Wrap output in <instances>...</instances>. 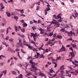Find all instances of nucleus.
<instances>
[{
	"instance_id": "f8f14e48",
	"label": "nucleus",
	"mask_w": 78,
	"mask_h": 78,
	"mask_svg": "<svg viewBox=\"0 0 78 78\" xmlns=\"http://www.w3.org/2000/svg\"><path fill=\"white\" fill-rule=\"evenodd\" d=\"M27 46L29 48L30 50H33V47L30 45L28 44Z\"/></svg>"
},
{
	"instance_id": "4468645a",
	"label": "nucleus",
	"mask_w": 78,
	"mask_h": 78,
	"mask_svg": "<svg viewBox=\"0 0 78 78\" xmlns=\"http://www.w3.org/2000/svg\"><path fill=\"white\" fill-rule=\"evenodd\" d=\"M74 14H75V16H74V15H73V16L74 17H77V16H78V13H77L76 12H75L74 13Z\"/></svg>"
},
{
	"instance_id": "680f3d73",
	"label": "nucleus",
	"mask_w": 78,
	"mask_h": 78,
	"mask_svg": "<svg viewBox=\"0 0 78 78\" xmlns=\"http://www.w3.org/2000/svg\"><path fill=\"white\" fill-rule=\"evenodd\" d=\"M47 64H48V65H50V64H51V62H48Z\"/></svg>"
},
{
	"instance_id": "a878e982",
	"label": "nucleus",
	"mask_w": 78,
	"mask_h": 78,
	"mask_svg": "<svg viewBox=\"0 0 78 78\" xmlns=\"http://www.w3.org/2000/svg\"><path fill=\"white\" fill-rule=\"evenodd\" d=\"M16 47L17 48H19V47H20V43H18L17 44V45H16Z\"/></svg>"
},
{
	"instance_id": "473e14b6",
	"label": "nucleus",
	"mask_w": 78,
	"mask_h": 78,
	"mask_svg": "<svg viewBox=\"0 0 78 78\" xmlns=\"http://www.w3.org/2000/svg\"><path fill=\"white\" fill-rule=\"evenodd\" d=\"M13 40H14V39H13L11 38L9 39V41H10V42H12L13 41Z\"/></svg>"
},
{
	"instance_id": "5fc2aeb1",
	"label": "nucleus",
	"mask_w": 78,
	"mask_h": 78,
	"mask_svg": "<svg viewBox=\"0 0 78 78\" xmlns=\"http://www.w3.org/2000/svg\"><path fill=\"white\" fill-rule=\"evenodd\" d=\"M22 42V40L21 39H19V43L20 44H21L22 43L21 42Z\"/></svg>"
},
{
	"instance_id": "f704fd0d",
	"label": "nucleus",
	"mask_w": 78,
	"mask_h": 78,
	"mask_svg": "<svg viewBox=\"0 0 78 78\" xmlns=\"http://www.w3.org/2000/svg\"><path fill=\"white\" fill-rule=\"evenodd\" d=\"M40 7L39 6H37L36 10L37 11H38V10H39Z\"/></svg>"
},
{
	"instance_id": "864d4df0",
	"label": "nucleus",
	"mask_w": 78,
	"mask_h": 78,
	"mask_svg": "<svg viewBox=\"0 0 78 78\" xmlns=\"http://www.w3.org/2000/svg\"><path fill=\"white\" fill-rule=\"evenodd\" d=\"M13 58L15 59V60H18V58L16 57H15L14 56L13 57Z\"/></svg>"
},
{
	"instance_id": "37998d69",
	"label": "nucleus",
	"mask_w": 78,
	"mask_h": 78,
	"mask_svg": "<svg viewBox=\"0 0 78 78\" xmlns=\"http://www.w3.org/2000/svg\"><path fill=\"white\" fill-rule=\"evenodd\" d=\"M40 3H41V2L39 1H38L37 3L36 4L37 5H38L39 6V5H40Z\"/></svg>"
},
{
	"instance_id": "39448f33",
	"label": "nucleus",
	"mask_w": 78,
	"mask_h": 78,
	"mask_svg": "<svg viewBox=\"0 0 78 78\" xmlns=\"http://www.w3.org/2000/svg\"><path fill=\"white\" fill-rule=\"evenodd\" d=\"M19 28L20 29L21 28V27L20 26H19L18 27H16V26H15V30L16 32H17V31H20L19 29Z\"/></svg>"
},
{
	"instance_id": "4be33fe9",
	"label": "nucleus",
	"mask_w": 78,
	"mask_h": 78,
	"mask_svg": "<svg viewBox=\"0 0 78 78\" xmlns=\"http://www.w3.org/2000/svg\"><path fill=\"white\" fill-rule=\"evenodd\" d=\"M57 38H58V39H62V36L59 35H57Z\"/></svg>"
},
{
	"instance_id": "9d476101",
	"label": "nucleus",
	"mask_w": 78,
	"mask_h": 78,
	"mask_svg": "<svg viewBox=\"0 0 78 78\" xmlns=\"http://www.w3.org/2000/svg\"><path fill=\"white\" fill-rule=\"evenodd\" d=\"M38 30L41 31L40 34H44V30L43 29H42L40 28V29H39Z\"/></svg>"
},
{
	"instance_id": "603ef678",
	"label": "nucleus",
	"mask_w": 78,
	"mask_h": 78,
	"mask_svg": "<svg viewBox=\"0 0 78 78\" xmlns=\"http://www.w3.org/2000/svg\"><path fill=\"white\" fill-rule=\"evenodd\" d=\"M14 64V62H13V61H12L10 65V66H12V65H13Z\"/></svg>"
},
{
	"instance_id": "7c9ffc66",
	"label": "nucleus",
	"mask_w": 78,
	"mask_h": 78,
	"mask_svg": "<svg viewBox=\"0 0 78 78\" xmlns=\"http://www.w3.org/2000/svg\"><path fill=\"white\" fill-rule=\"evenodd\" d=\"M57 60H59V59H61V57L59 56V57L57 58Z\"/></svg>"
},
{
	"instance_id": "f257e3e1",
	"label": "nucleus",
	"mask_w": 78,
	"mask_h": 78,
	"mask_svg": "<svg viewBox=\"0 0 78 78\" xmlns=\"http://www.w3.org/2000/svg\"><path fill=\"white\" fill-rule=\"evenodd\" d=\"M30 64H31V67L32 69H31V71L32 72H35L36 75H37V73H36V71L37 70V68L36 67H35L34 66H37V63H35L34 62H33V60H30Z\"/></svg>"
},
{
	"instance_id": "6e6d98bb",
	"label": "nucleus",
	"mask_w": 78,
	"mask_h": 78,
	"mask_svg": "<svg viewBox=\"0 0 78 78\" xmlns=\"http://www.w3.org/2000/svg\"><path fill=\"white\" fill-rule=\"evenodd\" d=\"M66 60H67L68 61H72V59L70 58V59H66Z\"/></svg>"
},
{
	"instance_id": "3c124183",
	"label": "nucleus",
	"mask_w": 78,
	"mask_h": 78,
	"mask_svg": "<svg viewBox=\"0 0 78 78\" xmlns=\"http://www.w3.org/2000/svg\"><path fill=\"white\" fill-rule=\"evenodd\" d=\"M27 0H21V1L22 2H24V3H25L27 2Z\"/></svg>"
},
{
	"instance_id": "dca6fc26",
	"label": "nucleus",
	"mask_w": 78,
	"mask_h": 78,
	"mask_svg": "<svg viewBox=\"0 0 78 78\" xmlns=\"http://www.w3.org/2000/svg\"><path fill=\"white\" fill-rule=\"evenodd\" d=\"M40 74L41 76H45V74L41 73V72H40Z\"/></svg>"
},
{
	"instance_id": "338daca9",
	"label": "nucleus",
	"mask_w": 78,
	"mask_h": 78,
	"mask_svg": "<svg viewBox=\"0 0 78 78\" xmlns=\"http://www.w3.org/2000/svg\"><path fill=\"white\" fill-rule=\"evenodd\" d=\"M33 20L34 23H37V21L35 20Z\"/></svg>"
},
{
	"instance_id": "bf43d9fd",
	"label": "nucleus",
	"mask_w": 78,
	"mask_h": 78,
	"mask_svg": "<svg viewBox=\"0 0 78 78\" xmlns=\"http://www.w3.org/2000/svg\"><path fill=\"white\" fill-rule=\"evenodd\" d=\"M20 50V49H17V48H16L15 50L16 51H19Z\"/></svg>"
},
{
	"instance_id": "b1692460",
	"label": "nucleus",
	"mask_w": 78,
	"mask_h": 78,
	"mask_svg": "<svg viewBox=\"0 0 78 78\" xmlns=\"http://www.w3.org/2000/svg\"><path fill=\"white\" fill-rule=\"evenodd\" d=\"M11 72L12 74H13V75H16V73L15 72V71H12Z\"/></svg>"
},
{
	"instance_id": "4d7b16f0",
	"label": "nucleus",
	"mask_w": 78,
	"mask_h": 78,
	"mask_svg": "<svg viewBox=\"0 0 78 78\" xmlns=\"http://www.w3.org/2000/svg\"><path fill=\"white\" fill-rule=\"evenodd\" d=\"M30 23L31 25L33 24V22L32 21H30Z\"/></svg>"
},
{
	"instance_id": "e2e57ef3",
	"label": "nucleus",
	"mask_w": 78,
	"mask_h": 78,
	"mask_svg": "<svg viewBox=\"0 0 78 78\" xmlns=\"http://www.w3.org/2000/svg\"><path fill=\"white\" fill-rule=\"evenodd\" d=\"M69 73H73V72H72L71 70H69Z\"/></svg>"
},
{
	"instance_id": "1a4fd4ad",
	"label": "nucleus",
	"mask_w": 78,
	"mask_h": 78,
	"mask_svg": "<svg viewBox=\"0 0 78 78\" xmlns=\"http://www.w3.org/2000/svg\"><path fill=\"white\" fill-rule=\"evenodd\" d=\"M61 50V51H66V48L64 47V46H63V45H62V48L60 49Z\"/></svg>"
},
{
	"instance_id": "2eb2a0df",
	"label": "nucleus",
	"mask_w": 78,
	"mask_h": 78,
	"mask_svg": "<svg viewBox=\"0 0 78 78\" xmlns=\"http://www.w3.org/2000/svg\"><path fill=\"white\" fill-rule=\"evenodd\" d=\"M20 30L22 33H25V28H21Z\"/></svg>"
},
{
	"instance_id": "5701e85b",
	"label": "nucleus",
	"mask_w": 78,
	"mask_h": 78,
	"mask_svg": "<svg viewBox=\"0 0 78 78\" xmlns=\"http://www.w3.org/2000/svg\"><path fill=\"white\" fill-rule=\"evenodd\" d=\"M10 50V51L11 52H14V53H15V51L14 50H12V48H10L9 49Z\"/></svg>"
},
{
	"instance_id": "c756f323",
	"label": "nucleus",
	"mask_w": 78,
	"mask_h": 78,
	"mask_svg": "<svg viewBox=\"0 0 78 78\" xmlns=\"http://www.w3.org/2000/svg\"><path fill=\"white\" fill-rule=\"evenodd\" d=\"M14 18L16 20H17L19 19V17L17 16H14Z\"/></svg>"
},
{
	"instance_id": "a18cd8bd",
	"label": "nucleus",
	"mask_w": 78,
	"mask_h": 78,
	"mask_svg": "<svg viewBox=\"0 0 78 78\" xmlns=\"http://www.w3.org/2000/svg\"><path fill=\"white\" fill-rule=\"evenodd\" d=\"M21 51H22V52L23 53H26V52H25V51H23V50H22V49H21Z\"/></svg>"
},
{
	"instance_id": "774afa93",
	"label": "nucleus",
	"mask_w": 78,
	"mask_h": 78,
	"mask_svg": "<svg viewBox=\"0 0 78 78\" xmlns=\"http://www.w3.org/2000/svg\"><path fill=\"white\" fill-rule=\"evenodd\" d=\"M8 33V28H7L6 30V34H7Z\"/></svg>"
},
{
	"instance_id": "79ce46f5",
	"label": "nucleus",
	"mask_w": 78,
	"mask_h": 78,
	"mask_svg": "<svg viewBox=\"0 0 78 78\" xmlns=\"http://www.w3.org/2000/svg\"><path fill=\"white\" fill-rule=\"evenodd\" d=\"M19 78H22V74H20V75L19 76Z\"/></svg>"
},
{
	"instance_id": "6e6552de",
	"label": "nucleus",
	"mask_w": 78,
	"mask_h": 78,
	"mask_svg": "<svg viewBox=\"0 0 78 78\" xmlns=\"http://www.w3.org/2000/svg\"><path fill=\"white\" fill-rule=\"evenodd\" d=\"M69 56H72L71 57V59H72V58H73V56H75V55H74V53L73 51L72 52H69Z\"/></svg>"
},
{
	"instance_id": "0e129e2a",
	"label": "nucleus",
	"mask_w": 78,
	"mask_h": 78,
	"mask_svg": "<svg viewBox=\"0 0 78 78\" xmlns=\"http://www.w3.org/2000/svg\"><path fill=\"white\" fill-rule=\"evenodd\" d=\"M5 8V7H3V6H1V9H4Z\"/></svg>"
},
{
	"instance_id": "a19ab883",
	"label": "nucleus",
	"mask_w": 78,
	"mask_h": 78,
	"mask_svg": "<svg viewBox=\"0 0 78 78\" xmlns=\"http://www.w3.org/2000/svg\"><path fill=\"white\" fill-rule=\"evenodd\" d=\"M40 55V54H39V53L37 52V57H39V56Z\"/></svg>"
},
{
	"instance_id": "f3484780",
	"label": "nucleus",
	"mask_w": 78,
	"mask_h": 78,
	"mask_svg": "<svg viewBox=\"0 0 78 78\" xmlns=\"http://www.w3.org/2000/svg\"><path fill=\"white\" fill-rule=\"evenodd\" d=\"M23 44L24 45H25L26 46H27L28 44H27V42H26L25 41H24L23 42Z\"/></svg>"
},
{
	"instance_id": "8fccbe9b",
	"label": "nucleus",
	"mask_w": 78,
	"mask_h": 78,
	"mask_svg": "<svg viewBox=\"0 0 78 78\" xmlns=\"http://www.w3.org/2000/svg\"><path fill=\"white\" fill-rule=\"evenodd\" d=\"M41 21L40 20H38V22H37V23H41Z\"/></svg>"
},
{
	"instance_id": "e433bc0d",
	"label": "nucleus",
	"mask_w": 78,
	"mask_h": 78,
	"mask_svg": "<svg viewBox=\"0 0 78 78\" xmlns=\"http://www.w3.org/2000/svg\"><path fill=\"white\" fill-rule=\"evenodd\" d=\"M69 27H70L69 25H66L65 26V28H69Z\"/></svg>"
},
{
	"instance_id": "4c0bfd02",
	"label": "nucleus",
	"mask_w": 78,
	"mask_h": 78,
	"mask_svg": "<svg viewBox=\"0 0 78 78\" xmlns=\"http://www.w3.org/2000/svg\"><path fill=\"white\" fill-rule=\"evenodd\" d=\"M69 50H71L72 51H73V48H72V47H70L69 48Z\"/></svg>"
},
{
	"instance_id": "bb28decb",
	"label": "nucleus",
	"mask_w": 78,
	"mask_h": 78,
	"mask_svg": "<svg viewBox=\"0 0 78 78\" xmlns=\"http://www.w3.org/2000/svg\"><path fill=\"white\" fill-rule=\"evenodd\" d=\"M7 71L6 70H5V71L2 72V73H4V75H6V74L7 73Z\"/></svg>"
},
{
	"instance_id": "c85d7f7f",
	"label": "nucleus",
	"mask_w": 78,
	"mask_h": 78,
	"mask_svg": "<svg viewBox=\"0 0 78 78\" xmlns=\"http://www.w3.org/2000/svg\"><path fill=\"white\" fill-rule=\"evenodd\" d=\"M53 63L54 64H55L54 66V68H55V67H57V64H56V63L55 62H53Z\"/></svg>"
},
{
	"instance_id": "412c9836",
	"label": "nucleus",
	"mask_w": 78,
	"mask_h": 78,
	"mask_svg": "<svg viewBox=\"0 0 78 78\" xmlns=\"http://www.w3.org/2000/svg\"><path fill=\"white\" fill-rule=\"evenodd\" d=\"M65 29L64 28H62L60 30V31H62V32H65Z\"/></svg>"
},
{
	"instance_id": "13d9d810",
	"label": "nucleus",
	"mask_w": 78,
	"mask_h": 78,
	"mask_svg": "<svg viewBox=\"0 0 78 78\" xmlns=\"http://www.w3.org/2000/svg\"><path fill=\"white\" fill-rule=\"evenodd\" d=\"M14 10H15L16 11H20V10L19 9H14Z\"/></svg>"
},
{
	"instance_id": "ddd939ff",
	"label": "nucleus",
	"mask_w": 78,
	"mask_h": 78,
	"mask_svg": "<svg viewBox=\"0 0 78 78\" xmlns=\"http://www.w3.org/2000/svg\"><path fill=\"white\" fill-rule=\"evenodd\" d=\"M50 8L49 7H48L46 8L45 10L44 11H50Z\"/></svg>"
},
{
	"instance_id": "58836bf2",
	"label": "nucleus",
	"mask_w": 78,
	"mask_h": 78,
	"mask_svg": "<svg viewBox=\"0 0 78 78\" xmlns=\"http://www.w3.org/2000/svg\"><path fill=\"white\" fill-rule=\"evenodd\" d=\"M18 55H19V58H20V59H22V57H20V55H19V52H18Z\"/></svg>"
},
{
	"instance_id": "72a5a7b5",
	"label": "nucleus",
	"mask_w": 78,
	"mask_h": 78,
	"mask_svg": "<svg viewBox=\"0 0 78 78\" xmlns=\"http://www.w3.org/2000/svg\"><path fill=\"white\" fill-rule=\"evenodd\" d=\"M32 50L34 51H38V50L34 48H33Z\"/></svg>"
},
{
	"instance_id": "de8ad7c7",
	"label": "nucleus",
	"mask_w": 78,
	"mask_h": 78,
	"mask_svg": "<svg viewBox=\"0 0 78 78\" xmlns=\"http://www.w3.org/2000/svg\"><path fill=\"white\" fill-rule=\"evenodd\" d=\"M47 4H48V5H47V6L48 7H50V4H49V3L47 2Z\"/></svg>"
},
{
	"instance_id": "052dcab7",
	"label": "nucleus",
	"mask_w": 78,
	"mask_h": 78,
	"mask_svg": "<svg viewBox=\"0 0 78 78\" xmlns=\"http://www.w3.org/2000/svg\"><path fill=\"white\" fill-rule=\"evenodd\" d=\"M55 41V38H54L52 39V40H51V41L53 42V41Z\"/></svg>"
},
{
	"instance_id": "c9c22d12",
	"label": "nucleus",
	"mask_w": 78,
	"mask_h": 78,
	"mask_svg": "<svg viewBox=\"0 0 78 78\" xmlns=\"http://www.w3.org/2000/svg\"><path fill=\"white\" fill-rule=\"evenodd\" d=\"M3 75V73H2L0 74V78H1L2 77Z\"/></svg>"
},
{
	"instance_id": "0eeeda50",
	"label": "nucleus",
	"mask_w": 78,
	"mask_h": 78,
	"mask_svg": "<svg viewBox=\"0 0 78 78\" xmlns=\"http://www.w3.org/2000/svg\"><path fill=\"white\" fill-rule=\"evenodd\" d=\"M67 33H68V34H73V36H75V34L74 33V32H72V31L71 30L70 32L67 31Z\"/></svg>"
},
{
	"instance_id": "c03bdc74",
	"label": "nucleus",
	"mask_w": 78,
	"mask_h": 78,
	"mask_svg": "<svg viewBox=\"0 0 78 78\" xmlns=\"http://www.w3.org/2000/svg\"><path fill=\"white\" fill-rule=\"evenodd\" d=\"M2 44H3V45H6V43L5 42H2Z\"/></svg>"
},
{
	"instance_id": "6ab92c4d",
	"label": "nucleus",
	"mask_w": 78,
	"mask_h": 78,
	"mask_svg": "<svg viewBox=\"0 0 78 78\" xmlns=\"http://www.w3.org/2000/svg\"><path fill=\"white\" fill-rule=\"evenodd\" d=\"M49 72L50 73H53V72H54V70H53V69H49Z\"/></svg>"
},
{
	"instance_id": "49530a36",
	"label": "nucleus",
	"mask_w": 78,
	"mask_h": 78,
	"mask_svg": "<svg viewBox=\"0 0 78 78\" xmlns=\"http://www.w3.org/2000/svg\"><path fill=\"white\" fill-rule=\"evenodd\" d=\"M9 37H7L6 38H5V40H6V41H8V40L9 39Z\"/></svg>"
},
{
	"instance_id": "7ed1b4c3",
	"label": "nucleus",
	"mask_w": 78,
	"mask_h": 78,
	"mask_svg": "<svg viewBox=\"0 0 78 78\" xmlns=\"http://www.w3.org/2000/svg\"><path fill=\"white\" fill-rule=\"evenodd\" d=\"M53 20V21H55V22H52V23H53V24H55V26L56 27L55 28L59 27V25H60V24H59V23H58V21H56V20Z\"/></svg>"
},
{
	"instance_id": "f03ea898",
	"label": "nucleus",
	"mask_w": 78,
	"mask_h": 78,
	"mask_svg": "<svg viewBox=\"0 0 78 78\" xmlns=\"http://www.w3.org/2000/svg\"><path fill=\"white\" fill-rule=\"evenodd\" d=\"M53 17L55 19H59L58 20V22H62V17H61V14L59 13L57 16L56 15H53Z\"/></svg>"
},
{
	"instance_id": "393cba45",
	"label": "nucleus",
	"mask_w": 78,
	"mask_h": 78,
	"mask_svg": "<svg viewBox=\"0 0 78 78\" xmlns=\"http://www.w3.org/2000/svg\"><path fill=\"white\" fill-rule=\"evenodd\" d=\"M27 24H26L25 23H24L23 24V26L24 27H27Z\"/></svg>"
},
{
	"instance_id": "09e8293b",
	"label": "nucleus",
	"mask_w": 78,
	"mask_h": 78,
	"mask_svg": "<svg viewBox=\"0 0 78 78\" xmlns=\"http://www.w3.org/2000/svg\"><path fill=\"white\" fill-rule=\"evenodd\" d=\"M7 15L8 17H10V16H11V14H10V13L7 14Z\"/></svg>"
},
{
	"instance_id": "20e7f679",
	"label": "nucleus",
	"mask_w": 78,
	"mask_h": 78,
	"mask_svg": "<svg viewBox=\"0 0 78 78\" xmlns=\"http://www.w3.org/2000/svg\"><path fill=\"white\" fill-rule=\"evenodd\" d=\"M36 34H37V33H35V34L32 33H31L30 37H33L34 41H36Z\"/></svg>"
},
{
	"instance_id": "cd10ccee",
	"label": "nucleus",
	"mask_w": 78,
	"mask_h": 78,
	"mask_svg": "<svg viewBox=\"0 0 78 78\" xmlns=\"http://www.w3.org/2000/svg\"><path fill=\"white\" fill-rule=\"evenodd\" d=\"M72 46L73 48H76V46L75 44H73Z\"/></svg>"
},
{
	"instance_id": "aec40b11",
	"label": "nucleus",
	"mask_w": 78,
	"mask_h": 78,
	"mask_svg": "<svg viewBox=\"0 0 78 78\" xmlns=\"http://www.w3.org/2000/svg\"><path fill=\"white\" fill-rule=\"evenodd\" d=\"M45 58V56L44 55L41 54L40 56V58Z\"/></svg>"
},
{
	"instance_id": "423d86ee",
	"label": "nucleus",
	"mask_w": 78,
	"mask_h": 78,
	"mask_svg": "<svg viewBox=\"0 0 78 78\" xmlns=\"http://www.w3.org/2000/svg\"><path fill=\"white\" fill-rule=\"evenodd\" d=\"M53 31L51 34H49V33L47 34V33H46L45 34V35H46V36H48V37H51V36H53Z\"/></svg>"
},
{
	"instance_id": "69168bd1",
	"label": "nucleus",
	"mask_w": 78,
	"mask_h": 78,
	"mask_svg": "<svg viewBox=\"0 0 78 78\" xmlns=\"http://www.w3.org/2000/svg\"><path fill=\"white\" fill-rule=\"evenodd\" d=\"M20 22L22 23H23L24 22V20H20Z\"/></svg>"
},
{
	"instance_id": "9b49d317",
	"label": "nucleus",
	"mask_w": 78,
	"mask_h": 78,
	"mask_svg": "<svg viewBox=\"0 0 78 78\" xmlns=\"http://www.w3.org/2000/svg\"><path fill=\"white\" fill-rule=\"evenodd\" d=\"M29 42L30 44H34V43H35V42H34V41H33L32 40H30V38H29Z\"/></svg>"
},
{
	"instance_id": "a211bd4d",
	"label": "nucleus",
	"mask_w": 78,
	"mask_h": 78,
	"mask_svg": "<svg viewBox=\"0 0 78 78\" xmlns=\"http://www.w3.org/2000/svg\"><path fill=\"white\" fill-rule=\"evenodd\" d=\"M64 66L62 65L60 67V70H64Z\"/></svg>"
},
{
	"instance_id": "2f4dec72",
	"label": "nucleus",
	"mask_w": 78,
	"mask_h": 78,
	"mask_svg": "<svg viewBox=\"0 0 78 78\" xmlns=\"http://www.w3.org/2000/svg\"><path fill=\"white\" fill-rule=\"evenodd\" d=\"M20 13L21 14H23L24 12V10L23 9H22L21 10H20Z\"/></svg>"
},
{
	"instance_id": "ea45409f",
	"label": "nucleus",
	"mask_w": 78,
	"mask_h": 78,
	"mask_svg": "<svg viewBox=\"0 0 78 78\" xmlns=\"http://www.w3.org/2000/svg\"><path fill=\"white\" fill-rule=\"evenodd\" d=\"M20 36L22 38H23V37H24V35H23L21 34L20 35Z\"/></svg>"
}]
</instances>
